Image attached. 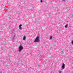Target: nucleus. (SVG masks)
<instances>
[{
	"mask_svg": "<svg viewBox=\"0 0 73 73\" xmlns=\"http://www.w3.org/2000/svg\"><path fill=\"white\" fill-rule=\"evenodd\" d=\"M40 42V39L39 38V37L37 36L36 37L35 39V40L34 42Z\"/></svg>",
	"mask_w": 73,
	"mask_h": 73,
	"instance_id": "f257e3e1",
	"label": "nucleus"
},
{
	"mask_svg": "<svg viewBox=\"0 0 73 73\" xmlns=\"http://www.w3.org/2000/svg\"><path fill=\"white\" fill-rule=\"evenodd\" d=\"M23 49V46H19V51L20 52V51H21V50H22Z\"/></svg>",
	"mask_w": 73,
	"mask_h": 73,
	"instance_id": "f03ea898",
	"label": "nucleus"
},
{
	"mask_svg": "<svg viewBox=\"0 0 73 73\" xmlns=\"http://www.w3.org/2000/svg\"><path fill=\"white\" fill-rule=\"evenodd\" d=\"M23 25H19V29H22V27H21V26H22Z\"/></svg>",
	"mask_w": 73,
	"mask_h": 73,
	"instance_id": "7ed1b4c3",
	"label": "nucleus"
},
{
	"mask_svg": "<svg viewBox=\"0 0 73 73\" xmlns=\"http://www.w3.org/2000/svg\"><path fill=\"white\" fill-rule=\"evenodd\" d=\"M65 64H63L62 66V68H65Z\"/></svg>",
	"mask_w": 73,
	"mask_h": 73,
	"instance_id": "20e7f679",
	"label": "nucleus"
},
{
	"mask_svg": "<svg viewBox=\"0 0 73 73\" xmlns=\"http://www.w3.org/2000/svg\"><path fill=\"white\" fill-rule=\"evenodd\" d=\"M26 38V37H25V36H24L23 38L24 40H25Z\"/></svg>",
	"mask_w": 73,
	"mask_h": 73,
	"instance_id": "39448f33",
	"label": "nucleus"
},
{
	"mask_svg": "<svg viewBox=\"0 0 73 73\" xmlns=\"http://www.w3.org/2000/svg\"><path fill=\"white\" fill-rule=\"evenodd\" d=\"M65 28H68V25H66L65 26Z\"/></svg>",
	"mask_w": 73,
	"mask_h": 73,
	"instance_id": "423d86ee",
	"label": "nucleus"
},
{
	"mask_svg": "<svg viewBox=\"0 0 73 73\" xmlns=\"http://www.w3.org/2000/svg\"><path fill=\"white\" fill-rule=\"evenodd\" d=\"M50 39H52V36H50Z\"/></svg>",
	"mask_w": 73,
	"mask_h": 73,
	"instance_id": "0eeeda50",
	"label": "nucleus"
},
{
	"mask_svg": "<svg viewBox=\"0 0 73 73\" xmlns=\"http://www.w3.org/2000/svg\"><path fill=\"white\" fill-rule=\"evenodd\" d=\"M40 2L41 3H42V0H41Z\"/></svg>",
	"mask_w": 73,
	"mask_h": 73,
	"instance_id": "6e6552de",
	"label": "nucleus"
},
{
	"mask_svg": "<svg viewBox=\"0 0 73 73\" xmlns=\"http://www.w3.org/2000/svg\"><path fill=\"white\" fill-rule=\"evenodd\" d=\"M62 1H65V0H62Z\"/></svg>",
	"mask_w": 73,
	"mask_h": 73,
	"instance_id": "1a4fd4ad",
	"label": "nucleus"
},
{
	"mask_svg": "<svg viewBox=\"0 0 73 73\" xmlns=\"http://www.w3.org/2000/svg\"><path fill=\"white\" fill-rule=\"evenodd\" d=\"M72 44H73V41H72Z\"/></svg>",
	"mask_w": 73,
	"mask_h": 73,
	"instance_id": "9d476101",
	"label": "nucleus"
},
{
	"mask_svg": "<svg viewBox=\"0 0 73 73\" xmlns=\"http://www.w3.org/2000/svg\"><path fill=\"white\" fill-rule=\"evenodd\" d=\"M60 73H61V72H60Z\"/></svg>",
	"mask_w": 73,
	"mask_h": 73,
	"instance_id": "9b49d317",
	"label": "nucleus"
}]
</instances>
